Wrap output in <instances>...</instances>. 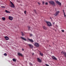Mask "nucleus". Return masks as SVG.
Segmentation results:
<instances>
[{
    "instance_id": "f257e3e1",
    "label": "nucleus",
    "mask_w": 66,
    "mask_h": 66,
    "mask_svg": "<svg viewBox=\"0 0 66 66\" xmlns=\"http://www.w3.org/2000/svg\"><path fill=\"white\" fill-rule=\"evenodd\" d=\"M49 3L51 4H52L54 6H55V3L54 2V1H51L49 2Z\"/></svg>"
},
{
    "instance_id": "f03ea898",
    "label": "nucleus",
    "mask_w": 66,
    "mask_h": 66,
    "mask_svg": "<svg viewBox=\"0 0 66 66\" xmlns=\"http://www.w3.org/2000/svg\"><path fill=\"white\" fill-rule=\"evenodd\" d=\"M10 4H11L10 7H13V8L15 7V6L13 3L11 1H10Z\"/></svg>"
},
{
    "instance_id": "7ed1b4c3",
    "label": "nucleus",
    "mask_w": 66,
    "mask_h": 66,
    "mask_svg": "<svg viewBox=\"0 0 66 66\" xmlns=\"http://www.w3.org/2000/svg\"><path fill=\"white\" fill-rule=\"evenodd\" d=\"M46 23L47 24L48 26H49L50 27L52 26V25L50 22H49L46 21Z\"/></svg>"
},
{
    "instance_id": "20e7f679",
    "label": "nucleus",
    "mask_w": 66,
    "mask_h": 66,
    "mask_svg": "<svg viewBox=\"0 0 66 66\" xmlns=\"http://www.w3.org/2000/svg\"><path fill=\"white\" fill-rule=\"evenodd\" d=\"M61 53L62 54H63H63L64 55L65 57L66 58V52H65L63 51L61 52Z\"/></svg>"
},
{
    "instance_id": "39448f33",
    "label": "nucleus",
    "mask_w": 66,
    "mask_h": 66,
    "mask_svg": "<svg viewBox=\"0 0 66 66\" xmlns=\"http://www.w3.org/2000/svg\"><path fill=\"white\" fill-rule=\"evenodd\" d=\"M60 13V11H58L56 12V14H54V15H55V16H57L58 15H59V13Z\"/></svg>"
},
{
    "instance_id": "423d86ee",
    "label": "nucleus",
    "mask_w": 66,
    "mask_h": 66,
    "mask_svg": "<svg viewBox=\"0 0 66 66\" xmlns=\"http://www.w3.org/2000/svg\"><path fill=\"white\" fill-rule=\"evenodd\" d=\"M37 61L39 62H40V63H42V60H41L40 59H39V58H37Z\"/></svg>"
},
{
    "instance_id": "0eeeda50",
    "label": "nucleus",
    "mask_w": 66,
    "mask_h": 66,
    "mask_svg": "<svg viewBox=\"0 0 66 66\" xmlns=\"http://www.w3.org/2000/svg\"><path fill=\"white\" fill-rule=\"evenodd\" d=\"M13 17L11 16H9V19L10 20H13Z\"/></svg>"
},
{
    "instance_id": "6e6552de",
    "label": "nucleus",
    "mask_w": 66,
    "mask_h": 66,
    "mask_svg": "<svg viewBox=\"0 0 66 66\" xmlns=\"http://www.w3.org/2000/svg\"><path fill=\"white\" fill-rule=\"evenodd\" d=\"M35 45L36 47H39V44L37 43H35Z\"/></svg>"
},
{
    "instance_id": "1a4fd4ad",
    "label": "nucleus",
    "mask_w": 66,
    "mask_h": 66,
    "mask_svg": "<svg viewBox=\"0 0 66 66\" xmlns=\"http://www.w3.org/2000/svg\"><path fill=\"white\" fill-rule=\"evenodd\" d=\"M28 45H29L30 48H33V45H32L28 44Z\"/></svg>"
},
{
    "instance_id": "9d476101",
    "label": "nucleus",
    "mask_w": 66,
    "mask_h": 66,
    "mask_svg": "<svg viewBox=\"0 0 66 66\" xmlns=\"http://www.w3.org/2000/svg\"><path fill=\"white\" fill-rule=\"evenodd\" d=\"M4 38H5V39L7 40H9V37L7 36H5L4 37Z\"/></svg>"
},
{
    "instance_id": "9b49d317",
    "label": "nucleus",
    "mask_w": 66,
    "mask_h": 66,
    "mask_svg": "<svg viewBox=\"0 0 66 66\" xmlns=\"http://www.w3.org/2000/svg\"><path fill=\"white\" fill-rule=\"evenodd\" d=\"M28 39L29 40L30 42H31V43H33V42H34V41L32 39Z\"/></svg>"
},
{
    "instance_id": "f8f14e48",
    "label": "nucleus",
    "mask_w": 66,
    "mask_h": 66,
    "mask_svg": "<svg viewBox=\"0 0 66 66\" xmlns=\"http://www.w3.org/2000/svg\"><path fill=\"white\" fill-rule=\"evenodd\" d=\"M18 55L19 56H23V55H22L21 54L19 53H18Z\"/></svg>"
},
{
    "instance_id": "ddd939ff",
    "label": "nucleus",
    "mask_w": 66,
    "mask_h": 66,
    "mask_svg": "<svg viewBox=\"0 0 66 66\" xmlns=\"http://www.w3.org/2000/svg\"><path fill=\"white\" fill-rule=\"evenodd\" d=\"M56 3H57L59 5H61V3H60V2L58 1H56Z\"/></svg>"
},
{
    "instance_id": "4468645a",
    "label": "nucleus",
    "mask_w": 66,
    "mask_h": 66,
    "mask_svg": "<svg viewBox=\"0 0 66 66\" xmlns=\"http://www.w3.org/2000/svg\"><path fill=\"white\" fill-rule=\"evenodd\" d=\"M21 38L22 39H23V40H25L26 41L27 40V39H26V38H23L22 37H21Z\"/></svg>"
},
{
    "instance_id": "2eb2a0df",
    "label": "nucleus",
    "mask_w": 66,
    "mask_h": 66,
    "mask_svg": "<svg viewBox=\"0 0 66 66\" xmlns=\"http://www.w3.org/2000/svg\"><path fill=\"white\" fill-rule=\"evenodd\" d=\"M52 58L53 59H54V60H57V59L56 58V57L54 56H52Z\"/></svg>"
},
{
    "instance_id": "dca6fc26",
    "label": "nucleus",
    "mask_w": 66,
    "mask_h": 66,
    "mask_svg": "<svg viewBox=\"0 0 66 66\" xmlns=\"http://www.w3.org/2000/svg\"><path fill=\"white\" fill-rule=\"evenodd\" d=\"M5 12L6 13H10V12L9 11H7L6 10H5Z\"/></svg>"
},
{
    "instance_id": "f3484780",
    "label": "nucleus",
    "mask_w": 66,
    "mask_h": 66,
    "mask_svg": "<svg viewBox=\"0 0 66 66\" xmlns=\"http://www.w3.org/2000/svg\"><path fill=\"white\" fill-rule=\"evenodd\" d=\"M2 19L4 21L5 20V18L4 17H3L2 18Z\"/></svg>"
},
{
    "instance_id": "a211bd4d",
    "label": "nucleus",
    "mask_w": 66,
    "mask_h": 66,
    "mask_svg": "<svg viewBox=\"0 0 66 66\" xmlns=\"http://www.w3.org/2000/svg\"><path fill=\"white\" fill-rule=\"evenodd\" d=\"M43 28L45 30H46L47 29V28H46V27H45V26H43Z\"/></svg>"
},
{
    "instance_id": "6ab92c4d",
    "label": "nucleus",
    "mask_w": 66,
    "mask_h": 66,
    "mask_svg": "<svg viewBox=\"0 0 66 66\" xmlns=\"http://www.w3.org/2000/svg\"><path fill=\"white\" fill-rule=\"evenodd\" d=\"M40 54L41 56H43V54L42 53H40Z\"/></svg>"
},
{
    "instance_id": "aec40b11",
    "label": "nucleus",
    "mask_w": 66,
    "mask_h": 66,
    "mask_svg": "<svg viewBox=\"0 0 66 66\" xmlns=\"http://www.w3.org/2000/svg\"><path fill=\"white\" fill-rule=\"evenodd\" d=\"M21 33H22V36H24V33H23V32H21Z\"/></svg>"
},
{
    "instance_id": "412c9836",
    "label": "nucleus",
    "mask_w": 66,
    "mask_h": 66,
    "mask_svg": "<svg viewBox=\"0 0 66 66\" xmlns=\"http://www.w3.org/2000/svg\"><path fill=\"white\" fill-rule=\"evenodd\" d=\"M12 61H13V62H16V60H15V59H13L12 60Z\"/></svg>"
},
{
    "instance_id": "4be33fe9",
    "label": "nucleus",
    "mask_w": 66,
    "mask_h": 66,
    "mask_svg": "<svg viewBox=\"0 0 66 66\" xmlns=\"http://www.w3.org/2000/svg\"><path fill=\"white\" fill-rule=\"evenodd\" d=\"M30 27H28V30L29 31H30Z\"/></svg>"
},
{
    "instance_id": "5701e85b",
    "label": "nucleus",
    "mask_w": 66,
    "mask_h": 66,
    "mask_svg": "<svg viewBox=\"0 0 66 66\" xmlns=\"http://www.w3.org/2000/svg\"><path fill=\"white\" fill-rule=\"evenodd\" d=\"M1 8H5V6H2Z\"/></svg>"
},
{
    "instance_id": "b1692460",
    "label": "nucleus",
    "mask_w": 66,
    "mask_h": 66,
    "mask_svg": "<svg viewBox=\"0 0 66 66\" xmlns=\"http://www.w3.org/2000/svg\"><path fill=\"white\" fill-rule=\"evenodd\" d=\"M4 55L5 56H6V55H7V54H6V53H5L4 54Z\"/></svg>"
},
{
    "instance_id": "393cba45",
    "label": "nucleus",
    "mask_w": 66,
    "mask_h": 66,
    "mask_svg": "<svg viewBox=\"0 0 66 66\" xmlns=\"http://www.w3.org/2000/svg\"><path fill=\"white\" fill-rule=\"evenodd\" d=\"M30 36H33V35H32V34H30Z\"/></svg>"
},
{
    "instance_id": "a878e982",
    "label": "nucleus",
    "mask_w": 66,
    "mask_h": 66,
    "mask_svg": "<svg viewBox=\"0 0 66 66\" xmlns=\"http://www.w3.org/2000/svg\"><path fill=\"white\" fill-rule=\"evenodd\" d=\"M34 11L35 13H36V14H37V13H36V10H34Z\"/></svg>"
},
{
    "instance_id": "bb28decb",
    "label": "nucleus",
    "mask_w": 66,
    "mask_h": 66,
    "mask_svg": "<svg viewBox=\"0 0 66 66\" xmlns=\"http://www.w3.org/2000/svg\"><path fill=\"white\" fill-rule=\"evenodd\" d=\"M29 64L31 66H32V65H33V64L32 63H29Z\"/></svg>"
},
{
    "instance_id": "cd10ccee",
    "label": "nucleus",
    "mask_w": 66,
    "mask_h": 66,
    "mask_svg": "<svg viewBox=\"0 0 66 66\" xmlns=\"http://www.w3.org/2000/svg\"><path fill=\"white\" fill-rule=\"evenodd\" d=\"M26 13H27V11H24V14H26Z\"/></svg>"
},
{
    "instance_id": "c85d7f7f",
    "label": "nucleus",
    "mask_w": 66,
    "mask_h": 66,
    "mask_svg": "<svg viewBox=\"0 0 66 66\" xmlns=\"http://www.w3.org/2000/svg\"><path fill=\"white\" fill-rule=\"evenodd\" d=\"M48 2H46L45 3V4L46 5H48Z\"/></svg>"
},
{
    "instance_id": "c756f323",
    "label": "nucleus",
    "mask_w": 66,
    "mask_h": 66,
    "mask_svg": "<svg viewBox=\"0 0 66 66\" xmlns=\"http://www.w3.org/2000/svg\"><path fill=\"white\" fill-rule=\"evenodd\" d=\"M17 2H19H19H20V1H18V0L17 1Z\"/></svg>"
},
{
    "instance_id": "7c9ffc66",
    "label": "nucleus",
    "mask_w": 66,
    "mask_h": 66,
    "mask_svg": "<svg viewBox=\"0 0 66 66\" xmlns=\"http://www.w3.org/2000/svg\"><path fill=\"white\" fill-rule=\"evenodd\" d=\"M62 32H64V30H62Z\"/></svg>"
},
{
    "instance_id": "2f4dec72",
    "label": "nucleus",
    "mask_w": 66,
    "mask_h": 66,
    "mask_svg": "<svg viewBox=\"0 0 66 66\" xmlns=\"http://www.w3.org/2000/svg\"><path fill=\"white\" fill-rule=\"evenodd\" d=\"M43 4H45V2H44V1L43 2Z\"/></svg>"
},
{
    "instance_id": "473e14b6",
    "label": "nucleus",
    "mask_w": 66,
    "mask_h": 66,
    "mask_svg": "<svg viewBox=\"0 0 66 66\" xmlns=\"http://www.w3.org/2000/svg\"><path fill=\"white\" fill-rule=\"evenodd\" d=\"M46 66H49V65L47 64H46Z\"/></svg>"
},
{
    "instance_id": "72a5a7b5",
    "label": "nucleus",
    "mask_w": 66,
    "mask_h": 66,
    "mask_svg": "<svg viewBox=\"0 0 66 66\" xmlns=\"http://www.w3.org/2000/svg\"><path fill=\"white\" fill-rule=\"evenodd\" d=\"M66 15L65 14H64V16L65 17H66Z\"/></svg>"
},
{
    "instance_id": "f704fd0d",
    "label": "nucleus",
    "mask_w": 66,
    "mask_h": 66,
    "mask_svg": "<svg viewBox=\"0 0 66 66\" xmlns=\"http://www.w3.org/2000/svg\"><path fill=\"white\" fill-rule=\"evenodd\" d=\"M22 50H23V51H24V49H22Z\"/></svg>"
},
{
    "instance_id": "c9c22d12",
    "label": "nucleus",
    "mask_w": 66,
    "mask_h": 66,
    "mask_svg": "<svg viewBox=\"0 0 66 66\" xmlns=\"http://www.w3.org/2000/svg\"><path fill=\"white\" fill-rule=\"evenodd\" d=\"M38 3L39 4H40V3H39V2H38Z\"/></svg>"
},
{
    "instance_id": "e433bc0d",
    "label": "nucleus",
    "mask_w": 66,
    "mask_h": 66,
    "mask_svg": "<svg viewBox=\"0 0 66 66\" xmlns=\"http://www.w3.org/2000/svg\"><path fill=\"white\" fill-rule=\"evenodd\" d=\"M63 13H64V15H65V12H63Z\"/></svg>"
},
{
    "instance_id": "4c0bfd02",
    "label": "nucleus",
    "mask_w": 66,
    "mask_h": 66,
    "mask_svg": "<svg viewBox=\"0 0 66 66\" xmlns=\"http://www.w3.org/2000/svg\"><path fill=\"white\" fill-rule=\"evenodd\" d=\"M47 42H49V40H47Z\"/></svg>"
},
{
    "instance_id": "58836bf2",
    "label": "nucleus",
    "mask_w": 66,
    "mask_h": 66,
    "mask_svg": "<svg viewBox=\"0 0 66 66\" xmlns=\"http://www.w3.org/2000/svg\"><path fill=\"white\" fill-rule=\"evenodd\" d=\"M63 12H64V10H63Z\"/></svg>"
},
{
    "instance_id": "ea45409f",
    "label": "nucleus",
    "mask_w": 66,
    "mask_h": 66,
    "mask_svg": "<svg viewBox=\"0 0 66 66\" xmlns=\"http://www.w3.org/2000/svg\"><path fill=\"white\" fill-rule=\"evenodd\" d=\"M32 55H34V53H32Z\"/></svg>"
},
{
    "instance_id": "a19ab883",
    "label": "nucleus",
    "mask_w": 66,
    "mask_h": 66,
    "mask_svg": "<svg viewBox=\"0 0 66 66\" xmlns=\"http://www.w3.org/2000/svg\"><path fill=\"white\" fill-rule=\"evenodd\" d=\"M50 18V19H52V18Z\"/></svg>"
},
{
    "instance_id": "79ce46f5",
    "label": "nucleus",
    "mask_w": 66,
    "mask_h": 66,
    "mask_svg": "<svg viewBox=\"0 0 66 66\" xmlns=\"http://www.w3.org/2000/svg\"><path fill=\"white\" fill-rule=\"evenodd\" d=\"M49 46H50V45H49Z\"/></svg>"
},
{
    "instance_id": "37998d69",
    "label": "nucleus",
    "mask_w": 66,
    "mask_h": 66,
    "mask_svg": "<svg viewBox=\"0 0 66 66\" xmlns=\"http://www.w3.org/2000/svg\"><path fill=\"white\" fill-rule=\"evenodd\" d=\"M18 0H17V1Z\"/></svg>"
}]
</instances>
